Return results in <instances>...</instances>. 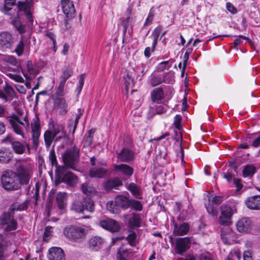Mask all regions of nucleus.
<instances>
[{
    "instance_id": "1",
    "label": "nucleus",
    "mask_w": 260,
    "mask_h": 260,
    "mask_svg": "<svg viewBox=\"0 0 260 260\" xmlns=\"http://www.w3.org/2000/svg\"><path fill=\"white\" fill-rule=\"evenodd\" d=\"M87 230L83 227L69 226L64 228L63 234L69 240L74 242H81L85 239Z\"/></svg>"
},
{
    "instance_id": "2",
    "label": "nucleus",
    "mask_w": 260,
    "mask_h": 260,
    "mask_svg": "<svg viewBox=\"0 0 260 260\" xmlns=\"http://www.w3.org/2000/svg\"><path fill=\"white\" fill-rule=\"evenodd\" d=\"M2 183L5 190L9 191L18 190L19 184L16 180V174L11 171H6L2 175Z\"/></svg>"
},
{
    "instance_id": "3",
    "label": "nucleus",
    "mask_w": 260,
    "mask_h": 260,
    "mask_svg": "<svg viewBox=\"0 0 260 260\" xmlns=\"http://www.w3.org/2000/svg\"><path fill=\"white\" fill-rule=\"evenodd\" d=\"M15 173L20 184L23 185L27 184L29 183L32 172L31 167L27 164H24L18 166Z\"/></svg>"
},
{
    "instance_id": "4",
    "label": "nucleus",
    "mask_w": 260,
    "mask_h": 260,
    "mask_svg": "<svg viewBox=\"0 0 260 260\" xmlns=\"http://www.w3.org/2000/svg\"><path fill=\"white\" fill-rule=\"evenodd\" d=\"M71 209L77 213H83L85 210L92 212L94 209V203L90 199H84L82 202L74 201L71 207Z\"/></svg>"
},
{
    "instance_id": "5",
    "label": "nucleus",
    "mask_w": 260,
    "mask_h": 260,
    "mask_svg": "<svg viewBox=\"0 0 260 260\" xmlns=\"http://www.w3.org/2000/svg\"><path fill=\"white\" fill-rule=\"evenodd\" d=\"M0 224L6 225L5 228L6 232L15 231L17 227V223L14 219V213L9 209L7 212L4 213L0 216Z\"/></svg>"
},
{
    "instance_id": "6",
    "label": "nucleus",
    "mask_w": 260,
    "mask_h": 260,
    "mask_svg": "<svg viewBox=\"0 0 260 260\" xmlns=\"http://www.w3.org/2000/svg\"><path fill=\"white\" fill-rule=\"evenodd\" d=\"M7 119L15 133L23 137L24 130L25 126L24 123L20 120L19 117L15 114H13L11 116H7Z\"/></svg>"
},
{
    "instance_id": "7",
    "label": "nucleus",
    "mask_w": 260,
    "mask_h": 260,
    "mask_svg": "<svg viewBox=\"0 0 260 260\" xmlns=\"http://www.w3.org/2000/svg\"><path fill=\"white\" fill-rule=\"evenodd\" d=\"M176 211L180 212L177 217L178 220H185L192 212L190 204L187 202H176Z\"/></svg>"
},
{
    "instance_id": "8",
    "label": "nucleus",
    "mask_w": 260,
    "mask_h": 260,
    "mask_svg": "<svg viewBox=\"0 0 260 260\" xmlns=\"http://www.w3.org/2000/svg\"><path fill=\"white\" fill-rule=\"evenodd\" d=\"M233 214V211L230 206L222 205L221 206V214L218 220L219 224L224 226L230 225Z\"/></svg>"
},
{
    "instance_id": "9",
    "label": "nucleus",
    "mask_w": 260,
    "mask_h": 260,
    "mask_svg": "<svg viewBox=\"0 0 260 260\" xmlns=\"http://www.w3.org/2000/svg\"><path fill=\"white\" fill-rule=\"evenodd\" d=\"M191 245V241L188 237L177 238L176 240L175 252L180 255H182Z\"/></svg>"
},
{
    "instance_id": "10",
    "label": "nucleus",
    "mask_w": 260,
    "mask_h": 260,
    "mask_svg": "<svg viewBox=\"0 0 260 260\" xmlns=\"http://www.w3.org/2000/svg\"><path fill=\"white\" fill-rule=\"evenodd\" d=\"M62 159L65 166L69 168L75 169L77 156L74 152L67 151L62 155Z\"/></svg>"
},
{
    "instance_id": "11",
    "label": "nucleus",
    "mask_w": 260,
    "mask_h": 260,
    "mask_svg": "<svg viewBox=\"0 0 260 260\" xmlns=\"http://www.w3.org/2000/svg\"><path fill=\"white\" fill-rule=\"evenodd\" d=\"M223 201V198L221 196H216L212 200V203H209L208 205L206 206V208L208 213L213 216H216L218 215V211L216 207L213 204L219 205Z\"/></svg>"
},
{
    "instance_id": "12",
    "label": "nucleus",
    "mask_w": 260,
    "mask_h": 260,
    "mask_svg": "<svg viewBox=\"0 0 260 260\" xmlns=\"http://www.w3.org/2000/svg\"><path fill=\"white\" fill-rule=\"evenodd\" d=\"M252 227V222L248 217L240 219L236 224L237 229L240 233H248L251 230Z\"/></svg>"
},
{
    "instance_id": "13",
    "label": "nucleus",
    "mask_w": 260,
    "mask_h": 260,
    "mask_svg": "<svg viewBox=\"0 0 260 260\" xmlns=\"http://www.w3.org/2000/svg\"><path fill=\"white\" fill-rule=\"evenodd\" d=\"M100 225L103 229L112 232H118L120 229L118 223L115 220L110 218L101 220Z\"/></svg>"
},
{
    "instance_id": "14",
    "label": "nucleus",
    "mask_w": 260,
    "mask_h": 260,
    "mask_svg": "<svg viewBox=\"0 0 260 260\" xmlns=\"http://www.w3.org/2000/svg\"><path fill=\"white\" fill-rule=\"evenodd\" d=\"M61 5L66 16L68 18L73 17L76 11L73 2L70 0H61Z\"/></svg>"
},
{
    "instance_id": "15",
    "label": "nucleus",
    "mask_w": 260,
    "mask_h": 260,
    "mask_svg": "<svg viewBox=\"0 0 260 260\" xmlns=\"http://www.w3.org/2000/svg\"><path fill=\"white\" fill-rule=\"evenodd\" d=\"M84 110L81 109H78V112L76 113L75 117L69 119L68 121V128L70 133L74 134L75 132L77 126L78 124L79 119L83 115Z\"/></svg>"
},
{
    "instance_id": "16",
    "label": "nucleus",
    "mask_w": 260,
    "mask_h": 260,
    "mask_svg": "<svg viewBox=\"0 0 260 260\" xmlns=\"http://www.w3.org/2000/svg\"><path fill=\"white\" fill-rule=\"evenodd\" d=\"M122 185V181L118 177L109 179L105 181L103 184L104 189L107 191L118 189L119 187Z\"/></svg>"
},
{
    "instance_id": "17",
    "label": "nucleus",
    "mask_w": 260,
    "mask_h": 260,
    "mask_svg": "<svg viewBox=\"0 0 260 260\" xmlns=\"http://www.w3.org/2000/svg\"><path fill=\"white\" fill-rule=\"evenodd\" d=\"M49 260H64V254L62 249L59 247H52L49 250Z\"/></svg>"
},
{
    "instance_id": "18",
    "label": "nucleus",
    "mask_w": 260,
    "mask_h": 260,
    "mask_svg": "<svg viewBox=\"0 0 260 260\" xmlns=\"http://www.w3.org/2000/svg\"><path fill=\"white\" fill-rule=\"evenodd\" d=\"M54 105L60 114H66L68 111V105L64 98H55Z\"/></svg>"
},
{
    "instance_id": "19",
    "label": "nucleus",
    "mask_w": 260,
    "mask_h": 260,
    "mask_svg": "<svg viewBox=\"0 0 260 260\" xmlns=\"http://www.w3.org/2000/svg\"><path fill=\"white\" fill-rule=\"evenodd\" d=\"M131 199L123 195H118L115 198L116 206L120 207L123 209H126L129 207Z\"/></svg>"
},
{
    "instance_id": "20",
    "label": "nucleus",
    "mask_w": 260,
    "mask_h": 260,
    "mask_svg": "<svg viewBox=\"0 0 260 260\" xmlns=\"http://www.w3.org/2000/svg\"><path fill=\"white\" fill-rule=\"evenodd\" d=\"M246 204L250 209H260V196H254L249 198L246 201Z\"/></svg>"
},
{
    "instance_id": "21",
    "label": "nucleus",
    "mask_w": 260,
    "mask_h": 260,
    "mask_svg": "<svg viewBox=\"0 0 260 260\" xmlns=\"http://www.w3.org/2000/svg\"><path fill=\"white\" fill-rule=\"evenodd\" d=\"M189 226L188 223L184 222L181 224H175L173 230L175 236H182L186 235L189 231Z\"/></svg>"
},
{
    "instance_id": "22",
    "label": "nucleus",
    "mask_w": 260,
    "mask_h": 260,
    "mask_svg": "<svg viewBox=\"0 0 260 260\" xmlns=\"http://www.w3.org/2000/svg\"><path fill=\"white\" fill-rule=\"evenodd\" d=\"M68 194L64 192H59L56 196V202L58 208L60 210H63L67 206Z\"/></svg>"
},
{
    "instance_id": "23",
    "label": "nucleus",
    "mask_w": 260,
    "mask_h": 260,
    "mask_svg": "<svg viewBox=\"0 0 260 260\" xmlns=\"http://www.w3.org/2000/svg\"><path fill=\"white\" fill-rule=\"evenodd\" d=\"M133 153L129 149L124 148L117 154V158L121 161L128 162L133 158Z\"/></svg>"
},
{
    "instance_id": "24",
    "label": "nucleus",
    "mask_w": 260,
    "mask_h": 260,
    "mask_svg": "<svg viewBox=\"0 0 260 260\" xmlns=\"http://www.w3.org/2000/svg\"><path fill=\"white\" fill-rule=\"evenodd\" d=\"M31 128L32 136L34 139H37L40 135V125L39 118L36 116L34 118L31 123Z\"/></svg>"
},
{
    "instance_id": "25",
    "label": "nucleus",
    "mask_w": 260,
    "mask_h": 260,
    "mask_svg": "<svg viewBox=\"0 0 260 260\" xmlns=\"http://www.w3.org/2000/svg\"><path fill=\"white\" fill-rule=\"evenodd\" d=\"M61 181L70 186H73L77 183V177L73 173L67 172L63 175Z\"/></svg>"
},
{
    "instance_id": "26",
    "label": "nucleus",
    "mask_w": 260,
    "mask_h": 260,
    "mask_svg": "<svg viewBox=\"0 0 260 260\" xmlns=\"http://www.w3.org/2000/svg\"><path fill=\"white\" fill-rule=\"evenodd\" d=\"M17 5L19 11H23L27 16L29 21H32L33 19L30 12L29 4L25 2H19Z\"/></svg>"
},
{
    "instance_id": "27",
    "label": "nucleus",
    "mask_w": 260,
    "mask_h": 260,
    "mask_svg": "<svg viewBox=\"0 0 260 260\" xmlns=\"http://www.w3.org/2000/svg\"><path fill=\"white\" fill-rule=\"evenodd\" d=\"M126 188L131 192L133 196L137 199H142V192L140 187L134 183L126 185Z\"/></svg>"
},
{
    "instance_id": "28",
    "label": "nucleus",
    "mask_w": 260,
    "mask_h": 260,
    "mask_svg": "<svg viewBox=\"0 0 260 260\" xmlns=\"http://www.w3.org/2000/svg\"><path fill=\"white\" fill-rule=\"evenodd\" d=\"M141 218L139 214L133 213L128 219V225L130 228H138L140 226Z\"/></svg>"
},
{
    "instance_id": "29",
    "label": "nucleus",
    "mask_w": 260,
    "mask_h": 260,
    "mask_svg": "<svg viewBox=\"0 0 260 260\" xmlns=\"http://www.w3.org/2000/svg\"><path fill=\"white\" fill-rule=\"evenodd\" d=\"M51 131L55 137V141H58L65 137L66 133L63 131V127L60 125H54Z\"/></svg>"
},
{
    "instance_id": "30",
    "label": "nucleus",
    "mask_w": 260,
    "mask_h": 260,
    "mask_svg": "<svg viewBox=\"0 0 260 260\" xmlns=\"http://www.w3.org/2000/svg\"><path fill=\"white\" fill-rule=\"evenodd\" d=\"M115 170L121 172L126 176H132L133 174V169L126 164H121L114 166Z\"/></svg>"
},
{
    "instance_id": "31",
    "label": "nucleus",
    "mask_w": 260,
    "mask_h": 260,
    "mask_svg": "<svg viewBox=\"0 0 260 260\" xmlns=\"http://www.w3.org/2000/svg\"><path fill=\"white\" fill-rule=\"evenodd\" d=\"M12 154L6 149H0V163L7 164L12 158Z\"/></svg>"
},
{
    "instance_id": "32",
    "label": "nucleus",
    "mask_w": 260,
    "mask_h": 260,
    "mask_svg": "<svg viewBox=\"0 0 260 260\" xmlns=\"http://www.w3.org/2000/svg\"><path fill=\"white\" fill-rule=\"evenodd\" d=\"M256 168L253 165L249 164L244 167L242 171L243 177H252L256 173Z\"/></svg>"
},
{
    "instance_id": "33",
    "label": "nucleus",
    "mask_w": 260,
    "mask_h": 260,
    "mask_svg": "<svg viewBox=\"0 0 260 260\" xmlns=\"http://www.w3.org/2000/svg\"><path fill=\"white\" fill-rule=\"evenodd\" d=\"M82 191L87 196H92L96 194V189L88 183H84L81 185Z\"/></svg>"
},
{
    "instance_id": "34",
    "label": "nucleus",
    "mask_w": 260,
    "mask_h": 260,
    "mask_svg": "<svg viewBox=\"0 0 260 260\" xmlns=\"http://www.w3.org/2000/svg\"><path fill=\"white\" fill-rule=\"evenodd\" d=\"M151 99L153 102H158L164 98V91L160 87L154 89L151 94Z\"/></svg>"
},
{
    "instance_id": "35",
    "label": "nucleus",
    "mask_w": 260,
    "mask_h": 260,
    "mask_svg": "<svg viewBox=\"0 0 260 260\" xmlns=\"http://www.w3.org/2000/svg\"><path fill=\"white\" fill-rule=\"evenodd\" d=\"M27 73L23 72V74L27 80H31L37 74L36 70L33 68L31 61H28L27 63Z\"/></svg>"
},
{
    "instance_id": "36",
    "label": "nucleus",
    "mask_w": 260,
    "mask_h": 260,
    "mask_svg": "<svg viewBox=\"0 0 260 260\" xmlns=\"http://www.w3.org/2000/svg\"><path fill=\"white\" fill-rule=\"evenodd\" d=\"M12 37V35L7 32H4L0 34V45L1 46H8L10 44Z\"/></svg>"
},
{
    "instance_id": "37",
    "label": "nucleus",
    "mask_w": 260,
    "mask_h": 260,
    "mask_svg": "<svg viewBox=\"0 0 260 260\" xmlns=\"http://www.w3.org/2000/svg\"><path fill=\"white\" fill-rule=\"evenodd\" d=\"M73 74V70L70 67L64 68L62 71V74L60 77V82L66 83L67 80L72 76Z\"/></svg>"
},
{
    "instance_id": "38",
    "label": "nucleus",
    "mask_w": 260,
    "mask_h": 260,
    "mask_svg": "<svg viewBox=\"0 0 260 260\" xmlns=\"http://www.w3.org/2000/svg\"><path fill=\"white\" fill-rule=\"evenodd\" d=\"M44 137L46 147L48 148L52 144L53 140H55V137L51 131H46L44 134Z\"/></svg>"
},
{
    "instance_id": "39",
    "label": "nucleus",
    "mask_w": 260,
    "mask_h": 260,
    "mask_svg": "<svg viewBox=\"0 0 260 260\" xmlns=\"http://www.w3.org/2000/svg\"><path fill=\"white\" fill-rule=\"evenodd\" d=\"M162 27L158 26L156 27L152 32V36L153 39V41L152 45V51H154L155 46L157 44V39L159 36L160 33L161 31Z\"/></svg>"
},
{
    "instance_id": "40",
    "label": "nucleus",
    "mask_w": 260,
    "mask_h": 260,
    "mask_svg": "<svg viewBox=\"0 0 260 260\" xmlns=\"http://www.w3.org/2000/svg\"><path fill=\"white\" fill-rule=\"evenodd\" d=\"M27 208V203L25 202H23L21 204H19L18 203H15L12 204L10 208L9 209L11 212L14 213L15 211H22L24 210Z\"/></svg>"
},
{
    "instance_id": "41",
    "label": "nucleus",
    "mask_w": 260,
    "mask_h": 260,
    "mask_svg": "<svg viewBox=\"0 0 260 260\" xmlns=\"http://www.w3.org/2000/svg\"><path fill=\"white\" fill-rule=\"evenodd\" d=\"M12 147L14 152L18 154H22L25 150V147L18 141L13 142L12 143Z\"/></svg>"
},
{
    "instance_id": "42",
    "label": "nucleus",
    "mask_w": 260,
    "mask_h": 260,
    "mask_svg": "<svg viewBox=\"0 0 260 260\" xmlns=\"http://www.w3.org/2000/svg\"><path fill=\"white\" fill-rule=\"evenodd\" d=\"M163 82L162 78L160 76L151 75L150 77V83L152 86H156Z\"/></svg>"
},
{
    "instance_id": "43",
    "label": "nucleus",
    "mask_w": 260,
    "mask_h": 260,
    "mask_svg": "<svg viewBox=\"0 0 260 260\" xmlns=\"http://www.w3.org/2000/svg\"><path fill=\"white\" fill-rule=\"evenodd\" d=\"M171 67V64L170 63V61H165L159 63L156 67L157 72H163L165 70L169 69Z\"/></svg>"
},
{
    "instance_id": "44",
    "label": "nucleus",
    "mask_w": 260,
    "mask_h": 260,
    "mask_svg": "<svg viewBox=\"0 0 260 260\" xmlns=\"http://www.w3.org/2000/svg\"><path fill=\"white\" fill-rule=\"evenodd\" d=\"M129 207H131L134 210L136 211H142V205L140 201L131 199Z\"/></svg>"
},
{
    "instance_id": "45",
    "label": "nucleus",
    "mask_w": 260,
    "mask_h": 260,
    "mask_svg": "<svg viewBox=\"0 0 260 260\" xmlns=\"http://www.w3.org/2000/svg\"><path fill=\"white\" fill-rule=\"evenodd\" d=\"M64 83L59 82L58 86L56 88V92L55 93V98H63L64 95Z\"/></svg>"
},
{
    "instance_id": "46",
    "label": "nucleus",
    "mask_w": 260,
    "mask_h": 260,
    "mask_svg": "<svg viewBox=\"0 0 260 260\" xmlns=\"http://www.w3.org/2000/svg\"><path fill=\"white\" fill-rule=\"evenodd\" d=\"M93 132L92 130H89L85 135L83 139V143L85 145L89 146L92 144V135Z\"/></svg>"
},
{
    "instance_id": "47",
    "label": "nucleus",
    "mask_w": 260,
    "mask_h": 260,
    "mask_svg": "<svg viewBox=\"0 0 260 260\" xmlns=\"http://www.w3.org/2000/svg\"><path fill=\"white\" fill-rule=\"evenodd\" d=\"M162 81L167 84H173L175 81L173 74L170 72L166 73L163 77Z\"/></svg>"
},
{
    "instance_id": "48",
    "label": "nucleus",
    "mask_w": 260,
    "mask_h": 260,
    "mask_svg": "<svg viewBox=\"0 0 260 260\" xmlns=\"http://www.w3.org/2000/svg\"><path fill=\"white\" fill-rule=\"evenodd\" d=\"M126 239L131 246H134L136 245V234L135 232H131L126 237Z\"/></svg>"
},
{
    "instance_id": "49",
    "label": "nucleus",
    "mask_w": 260,
    "mask_h": 260,
    "mask_svg": "<svg viewBox=\"0 0 260 260\" xmlns=\"http://www.w3.org/2000/svg\"><path fill=\"white\" fill-rule=\"evenodd\" d=\"M16 0H5L4 10L5 13L8 14V12L12 9V7L15 5Z\"/></svg>"
},
{
    "instance_id": "50",
    "label": "nucleus",
    "mask_w": 260,
    "mask_h": 260,
    "mask_svg": "<svg viewBox=\"0 0 260 260\" xmlns=\"http://www.w3.org/2000/svg\"><path fill=\"white\" fill-rule=\"evenodd\" d=\"M24 47V43L23 41L22 40H21L18 43V44L17 45L16 48L15 49V52L19 56H20L23 54Z\"/></svg>"
},
{
    "instance_id": "51",
    "label": "nucleus",
    "mask_w": 260,
    "mask_h": 260,
    "mask_svg": "<svg viewBox=\"0 0 260 260\" xmlns=\"http://www.w3.org/2000/svg\"><path fill=\"white\" fill-rule=\"evenodd\" d=\"M52 233V227L48 226L45 228L44 235H43V240L45 241H48L51 236Z\"/></svg>"
},
{
    "instance_id": "52",
    "label": "nucleus",
    "mask_w": 260,
    "mask_h": 260,
    "mask_svg": "<svg viewBox=\"0 0 260 260\" xmlns=\"http://www.w3.org/2000/svg\"><path fill=\"white\" fill-rule=\"evenodd\" d=\"M98 244V237L93 236L91 237L88 241V247L91 250H96V246Z\"/></svg>"
},
{
    "instance_id": "53",
    "label": "nucleus",
    "mask_w": 260,
    "mask_h": 260,
    "mask_svg": "<svg viewBox=\"0 0 260 260\" xmlns=\"http://www.w3.org/2000/svg\"><path fill=\"white\" fill-rule=\"evenodd\" d=\"M154 15L155 11L153 8H151L150 10L148 15L145 20L144 25H148L150 24L152 21Z\"/></svg>"
},
{
    "instance_id": "54",
    "label": "nucleus",
    "mask_w": 260,
    "mask_h": 260,
    "mask_svg": "<svg viewBox=\"0 0 260 260\" xmlns=\"http://www.w3.org/2000/svg\"><path fill=\"white\" fill-rule=\"evenodd\" d=\"M168 107L164 105H158L155 107L156 114H161L167 111Z\"/></svg>"
},
{
    "instance_id": "55",
    "label": "nucleus",
    "mask_w": 260,
    "mask_h": 260,
    "mask_svg": "<svg viewBox=\"0 0 260 260\" xmlns=\"http://www.w3.org/2000/svg\"><path fill=\"white\" fill-rule=\"evenodd\" d=\"M126 13H127V16L121 23V24L123 25L125 30H126L128 27V23L129 22L130 15L131 14V11L129 9H127Z\"/></svg>"
},
{
    "instance_id": "56",
    "label": "nucleus",
    "mask_w": 260,
    "mask_h": 260,
    "mask_svg": "<svg viewBox=\"0 0 260 260\" xmlns=\"http://www.w3.org/2000/svg\"><path fill=\"white\" fill-rule=\"evenodd\" d=\"M11 79L20 83H23L24 82L23 78L20 75L9 73L7 75Z\"/></svg>"
},
{
    "instance_id": "57",
    "label": "nucleus",
    "mask_w": 260,
    "mask_h": 260,
    "mask_svg": "<svg viewBox=\"0 0 260 260\" xmlns=\"http://www.w3.org/2000/svg\"><path fill=\"white\" fill-rule=\"evenodd\" d=\"M125 87L126 90H128L129 86L133 84V79L128 75L124 76Z\"/></svg>"
},
{
    "instance_id": "58",
    "label": "nucleus",
    "mask_w": 260,
    "mask_h": 260,
    "mask_svg": "<svg viewBox=\"0 0 260 260\" xmlns=\"http://www.w3.org/2000/svg\"><path fill=\"white\" fill-rule=\"evenodd\" d=\"M226 8L229 12L233 14H235L237 12V9L230 2H228L226 3Z\"/></svg>"
},
{
    "instance_id": "59",
    "label": "nucleus",
    "mask_w": 260,
    "mask_h": 260,
    "mask_svg": "<svg viewBox=\"0 0 260 260\" xmlns=\"http://www.w3.org/2000/svg\"><path fill=\"white\" fill-rule=\"evenodd\" d=\"M4 91L6 95H7V98L12 97L14 93L13 88L10 86H6L5 87Z\"/></svg>"
},
{
    "instance_id": "60",
    "label": "nucleus",
    "mask_w": 260,
    "mask_h": 260,
    "mask_svg": "<svg viewBox=\"0 0 260 260\" xmlns=\"http://www.w3.org/2000/svg\"><path fill=\"white\" fill-rule=\"evenodd\" d=\"M49 159L52 165H56L57 161L56 155L54 149L51 150L49 152Z\"/></svg>"
},
{
    "instance_id": "61",
    "label": "nucleus",
    "mask_w": 260,
    "mask_h": 260,
    "mask_svg": "<svg viewBox=\"0 0 260 260\" xmlns=\"http://www.w3.org/2000/svg\"><path fill=\"white\" fill-rule=\"evenodd\" d=\"M5 60L13 66H15L17 63V60L16 58L13 56H6L5 58Z\"/></svg>"
},
{
    "instance_id": "62",
    "label": "nucleus",
    "mask_w": 260,
    "mask_h": 260,
    "mask_svg": "<svg viewBox=\"0 0 260 260\" xmlns=\"http://www.w3.org/2000/svg\"><path fill=\"white\" fill-rule=\"evenodd\" d=\"M181 119L182 117L180 115H176L174 117V124L178 129H180Z\"/></svg>"
},
{
    "instance_id": "63",
    "label": "nucleus",
    "mask_w": 260,
    "mask_h": 260,
    "mask_svg": "<svg viewBox=\"0 0 260 260\" xmlns=\"http://www.w3.org/2000/svg\"><path fill=\"white\" fill-rule=\"evenodd\" d=\"M89 175L91 178L98 177V168L95 166L91 168L89 170Z\"/></svg>"
},
{
    "instance_id": "64",
    "label": "nucleus",
    "mask_w": 260,
    "mask_h": 260,
    "mask_svg": "<svg viewBox=\"0 0 260 260\" xmlns=\"http://www.w3.org/2000/svg\"><path fill=\"white\" fill-rule=\"evenodd\" d=\"M15 25L19 33L23 34L25 32V27L20 23H16Z\"/></svg>"
}]
</instances>
